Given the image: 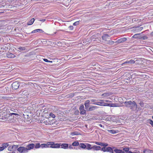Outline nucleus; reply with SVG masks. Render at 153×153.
I'll return each instance as SVG.
<instances>
[{
	"label": "nucleus",
	"instance_id": "1",
	"mask_svg": "<svg viewBox=\"0 0 153 153\" xmlns=\"http://www.w3.org/2000/svg\"><path fill=\"white\" fill-rule=\"evenodd\" d=\"M34 146V144H31L27 145L26 148L23 146L20 147L17 149V150L21 153H26L28 152L29 150L33 149Z\"/></svg>",
	"mask_w": 153,
	"mask_h": 153
},
{
	"label": "nucleus",
	"instance_id": "2",
	"mask_svg": "<svg viewBox=\"0 0 153 153\" xmlns=\"http://www.w3.org/2000/svg\"><path fill=\"white\" fill-rule=\"evenodd\" d=\"M125 106L128 108H130L131 110L137 108V105L136 103L134 101H126L124 102Z\"/></svg>",
	"mask_w": 153,
	"mask_h": 153
},
{
	"label": "nucleus",
	"instance_id": "3",
	"mask_svg": "<svg viewBox=\"0 0 153 153\" xmlns=\"http://www.w3.org/2000/svg\"><path fill=\"white\" fill-rule=\"evenodd\" d=\"M14 115L15 116L18 115V114L15 113H11L10 114H6L2 116L1 119L2 120L5 119H11L13 118L12 115Z\"/></svg>",
	"mask_w": 153,
	"mask_h": 153
},
{
	"label": "nucleus",
	"instance_id": "4",
	"mask_svg": "<svg viewBox=\"0 0 153 153\" xmlns=\"http://www.w3.org/2000/svg\"><path fill=\"white\" fill-rule=\"evenodd\" d=\"M48 143H50V148H60V146H61V144H54V142H48Z\"/></svg>",
	"mask_w": 153,
	"mask_h": 153
},
{
	"label": "nucleus",
	"instance_id": "5",
	"mask_svg": "<svg viewBox=\"0 0 153 153\" xmlns=\"http://www.w3.org/2000/svg\"><path fill=\"white\" fill-rule=\"evenodd\" d=\"M19 85H20L18 82H15L12 84V87L13 89L16 90L18 88Z\"/></svg>",
	"mask_w": 153,
	"mask_h": 153
},
{
	"label": "nucleus",
	"instance_id": "6",
	"mask_svg": "<svg viewBox=\"0 0 153 153\" xmlns=\"http://www.w3.org/2000/svg\"><path fill=\"white\" fill-rule=\"evenodd\" d=\"M8 143H3L1 145V146L0 147V151H2L4 149L7 148L9 146Z\"/></svg>",
	"mask_w": 153,
	"mask_h": 153
},
{
	"label": "nucleus",
	"instance_id": "7",
	"mask_svg": "<svg viewBox=\"0 0 153 153\" xmlns=\"http://www.w3.org/2000/svg\"><path fill=\"white\" fill-rule=\"evenodd\" d=\"M79 110L80 111V113L81 114L84 115L86 113V111L84 109L83 105H81L79 107Z\"/></svg>",
	"mask_w": 153,
	"mask_h": 153
},
{
	"label": "nucleus",
	"instance_id": "8",
	"mask_svg": "<svg viewBox=\"0 0 153 153\" xmlns=\"http://www.w3.org/2000/svg\"><path fill=\"white\" fill-rule=\"evenodd\" d=\"M95 143L97 145H100L103 147H106L108 146V144L106 143H102L98 142H95Z\"/></svg>",
	"mask_w": 153,
	"mask_h": 153
},
{
	"label": "nucleus",
	"instance_id": "9",
	"mask_svg": "<svg viewBox=\"0 0 153 153\" xmlns=\"http://www.w3.org/2000/svg\"><path fill=\"white\" fill-rule=\"evenodd\" d=\"M92 149L94 150L98 151L100 150L101 147L99 146L94 145L92 147Z\"/></svg>",
	"mask_w": 153,
	"mask_h": 153
},
{
	"label": "nucleus",
	"instance_id": "10",
	"mask_svg": "<svg viewBox=\"0 0 153 153\" xmlns=\"http://www.w3.org/2000/svg\"><path fill=\"white\" fill-rule=\"evenodd\" d=\"M50 143H48V142H47V144H42L40 146V147L42 148H47V147H50Z\"/></svg>",
	"mask_w": 153,
	"mask_h": 153
},
{
	"label": "nucleus",
	"instance_id": "11",
	"mask_svg": "<svg viewBox=\"0 0 153 153\" xmlns=\"http://www.w3.org/2000/svg\"><path fill=\"white\" fill-rule=\"evenodd\" d=\"M100 102H95L93 103V104L97 105H99L102 106V105L104 104V102H102L104 101V100H100Z\"/></svg>",
	"mask_w": 153,
	"mask_h": 153
},
{
	"label": "nucleus",
	"instance_id": "12",
	"mask_svg": "<svg viewBox=\"0 0 153 153\" xmlns=\"http://www.w3.org/2000/svg\"><path fill=\"white\" fill-rule=\"evenodd\" d=\"M143 27H135V30L136 32H138L140 31L143 29Z\"/></svg>",
	"mask_w": 153,
	"mask_h": 153
},
{
	"label": "nucleus",
	"instance_id": "13",
	"mask_svg": "<svg viewBox=\"0 0 153 153\" xmlns=\"http://www.w3.org/2000/svg\"><path fill=\"white\" fill-rule=\"evenodd\" d=\"M7 56L9 58H13L15 57V55L9 52L7 53Z\"/></svg>",
	"mask_w": 153,
	"mask_h": 153
},
{
	"label": "nucleus",
	"instance_id": "14",
	"mask_svg": "<svg viewBox=\"0 0 153 153\" xmlns=\"http://www.w3.org/2000/svg\"><path fill=\"white\" fill-rule=\"evenodd\" d=\"M135 63V61L132 59H131L129 61L127 60L123 64V65L125 64H133Z\"/></svg>",
	"mask_w": 153,
	"mask_h": 153
},
{
	"label": "nucleus",
	"instance_id": "15",
	"mask_svg": "<svg viewBox=\"0 0 153 153\" xmlns=\"http://www.w3.org/2000/svg\"><path fill=\"white\" fill-rule=\"evenodd\" d=\"M90 101L89 100H87L85 103L84 105L85 107V108L87 109L89 107Z\"/></svg>",
	"mask_w": 153,
	"mask_h": 153
},
{
	"label": "nucleus",
	"instance_id": "16",
	"mask_svg": "<svg viewBox=\"0 0 153 153\" xmlns=\"http://www.w3.org/2000/svg\"><path fill=\"white\" fill-rule=\"evenodd\" d=\"M61 148L64 149H67L68 148V144L66 143L62 144L61 145Z\"/></svg>",
	"mask_w": 153,
	"mask_h": 153
},
{
	"label": "nucleus",
	"instance_id": "17",
	"mask_svg": "<svg viewBox=\"0 0 153 153\" xmlns=\"http://www.w3.org/2000/svg\"><path fill=\"white\" fill-rule=\"evenodd\" d=\"M106 152H109L111 153H114L111 147L106 148Z\"/></svg>",
	"mask_w": 153,
	"mask_h": 153
},
{
	"label": "nucleus",
	"instance_id": "18",
	"mask_svg": "<svg viewBox=\"0 0 153 153\" xmlns=\"http://www.w3.org/2000/svg\"><path fill=\"white\" fill-rule=\"evenodd\" d=\"M106 152H109L111 153H114L111 147L106 148Z\"/></svg>",
	"mask_w": 153,
	"mask_h": 153
},
{
	"label": "nucleus",
	"instance_id": "19",
	"mask_svg": "<svg viewBox=\"0 0 153 153\" xmlns=\"http://www.w3.org/2000/svg\"><path fill=\"white\" fill-rule=\"evenodd\" d=\"M109 36L108 34H105L102 36V38L103 40L106 41H107L106 39H107L108 37Z\"/></svg>",
	"mask_w": 153,
	"mask_h": 153
},
{
	"label": "nucleus",
	"instance_id": "20",
	"mask_svg": "<svg viewBox=\"0 0 153 153\" xmlns=\"http://www.w3.org/2000/svg\"><path fill=\"white\" fill-rule=\"evenodd\" d=\"M114 151L116 153H125L124 151H123L121 150L117 149H115L114 150Z\"/></svg>",
	"mask_w": 153,
	"mask_h": 153
},
{
	"label": "nucleus",
	"instance_id": "21",
	"mask_svg": "<svg viewBox=\"0 0 153 153\" xmlns=\"http://www.w3.org/2000/svg\"><path fill=\"white\" fill-rule=\"evenodd\" d=\"M109 105L111 107H117L119 106V104L117 103H110V105Z\"/></svg>",
	"mask_w": 153,
	"mask_h": 153
},
{
	"label": "nucleus",
	"instance_id": "22",
	"mask_svg": "<svg viewBox=\"0 0 153 153\" xmlns=\"http://www.w3.org/2000/svg\"><path fill=\"white\" fill-rule=\"evenodd\" d=\"M35 19L34 18H32L29 21L27 22V25H32L34 22Z\"/></svg>",
	"mask_w": 153,
	"mask_h": 153
},
{
	"label": "nucleus",
	"instance_id": "23",
	"mask_svg": "<svg viewBox=\"0 0 153 153\" xmlns=\"http://www.w3.org/2000/svg\"><path fill=\"white\" fill-rule=\"evenodd\" d=\"M108 131L109 133L112 134H115L118 132V131H116L114 129L108 130Z\"/></svg>",
	"mask_w": 153,
	"mask_h": 153
},
{
	"label": "nucleus",
	"instance_id": "24",
	"mask_svg": "<svg viewBox=\"0 0 153 153\" xmlns=\"http://www.w3.org/2000/svg\"><path fill=\"white\" fill-rule=\"evenodd\" d=\"M141 33H137L134 34L132 36L133 38H138L139 39V38L140 37V36L141 34Z\"/></svg>",
	"mask_w": 153,
	"mask_h": 153
},
{
	"label": "nucleus",
	"instance_id": "25",
	"mask_svg": "<svg viewBox=\"0 0 153 153\" xmlns=\"http://www.w3.org/2000/svg\"><path fill=\"white\" fill-rule=\"evenodd\" d=\"M120 43H123V42L126 41L127 40V39L126 38H123L119 39Z\"/></svg>",
	"mask_w": 153,
	"mask_h": 153
},
{
	"label": "nucleus",
	"instance_id": "26",
	"mask_svg": "<svg viewBox=\"0 0 153 153\" xmlns=\"http://www.w3.org/2000/svg\"><path fill=\"white\" fill-rule=\"evenodd\" d=\"M97 108L96 106H92L88 109V111H92L95 110Z\"/></svg>",
	"mask_w": 153,
	"mask_h": 153
},
{
	"label": "nucleus",
	"instance_id": "27",
	"mask_svg": "<svg viewBox=\"0 0 153 153\" xmlns=\"http://www.w3.org/2000/svg\"><path fill=\"white\" fill-rule=\"evenodd\" d=\"M79 146L80 147L83 149H85L86 147V146L85 144L83 143H80L79 144Z\"/></svg>",
	"mask_w": 153,
	"mask_h": 153
},
{
	"label": "nucleus",
	"instance_id": "28",
	"mask_svg": "<svg viewBox=\"0 0 153 153\" xmlns=\"http://www.w3.org/2000/svg\"><path fill=\"white\" fill-rule=\"evenodd\" d=\"M86 149L88 150H90L91 149H92V147H91V144L87 143L86 144Z\"/></svg>",
	"mask_w": 153,
	"mask_h": 153
},
{
	"label": "nucleus",
	"instance_id": "29",
	"mask_svg": "<svg viewBox=\"0 0 153 153\" xmlns=\"http://www.w3.org/2000/svg\"><path fill=\"white\" fill-rule=\"evenodd\" d=\"M114 41L111 40H108L107 41V44L110 45H112L114 44Z\"/></svg>",
	"mask_w": 153,
	"mask_h": 153
},
{
	"label": "nucleus",
	"instance_id": "30",
	"mask_svg": "<svg viewBox=\"0 0 153 153\" xmlns=\"http://www.w3.org/2000/svg\"><path fill=\"white\" fill-rule=\"evenodd\" d=\"M72 145L73 146H76L79 145V144L78 142L75 141L72 143Z\"/></svg>",
	"mask_w": 153,
	"mask_h": 153
},
{
	"label": "nucleus",
	"instance_id": "31",
	"mask_svg": "<svg viewBox=\"0 0 153 153\" xmlns=\"http://www.w3.org/2000/svg\"><path fill=\"white\" fill-rule=\"evenodd\" d=\"M144 152H146V153H153V151L152 150H150L149 149H147L144 150L143 151Z\"/></svg>",
	"mask_w": 153,
	"mask_h": 153
},
{
	"label": "nucleus",
	"instance_id": "32",
	"mask_svg": "<svg viewBox=\"0 0 153 153\" xmlns=\"http://www.w3.org/2000/svg\"><path fill=\"white\" fill-rule=\"evenodd\" d=\"M147 39L148 37L146 36H140V37L139 38V39L141 40H145Z\"/></svg>",
	"mask_w": 153,
	"mask_h": 153
},
{
	"label": "nucleus",
	"instance_id": "33",
	"mask_svg": "<svg viewBox=\"0 0 153 153\" xmlns=\"http://www.w3.org/2000/svg\"><path fill=\"white\" fill-rule=\"evenodd\" d=\"M129 149L128 148H123V150L126 152V153L129 151Z\"/></svg>",
	"mask_w": 153,
	"mask_h": 153
},
{
	"label": "nucleus",
	"instance_id": "34",
	"mask_svg": "<svg viewBox=\"0 0 153 153\" xmlns=\"http://www.w3.org/2000/svg\"><path fill=\"white\" fill-rule=\"evenodd\" d=\"M78 134H78V132L76 131L73 132L71 133V135H77Z\"/></svg>",
	"mask_w": 153,
	"mask_h": 153
},
{
	"label": "nucleus",
	"instance_id": "35",
	"mask_svg": "<svg viewBox=\"0 0 153 153\" xmlns=\"http://www.w3.org/2000/svg\"><path fill=\"white\" fill-rule=\"evenodd\" d=\"M148 122L153 127V121L151 120H148Z\"/></svg>",
	"mask_w": 153,
	"mask_h": 153
},
{
	"label": "nucleus",
	"instance_id": "36",
	"mask_svg": "<svg viewBox=\"0 0 153 153\" xmlns=\"http://www.w3.org/2000/svg\"><path fill=\"white\" fill-rule=\"evenodd\" d=\"M79 21H76V22H75L74 23H73V25H74L76 26V25H79Z\"/></svg>",
	"mask_w": 153,
	"mask_h": 153
},
{
	"label": "nucleus",
	"instance_id": "37",
	"mask_svg": "<svg viewBox=\"0 0 153 153\" xmlns=\"http://www.w3.org/2000/svg\"><path fill=\"white\" fill-rule=\"evenodd\" d=\"M18 49L20 51H23L25 49V47H19L18 48Z\"/></svg>",
	"mask_w": 153,
	"mask_h": 153
},
{
	"label": "nucleus",
	"instance_id": "38",
	"mask_svg": "<svg viewBox=\"0 0 153 153\" xmlns=\"http://www.w3.org/2000/svg\"><path fill=\"white\" fill-rule=\"evenodd\" d=\"M19 146L18 145H14L13 146H12L13 149H16Z\"/></svg>",
	"mask_w": 153,
	"mask_h": 153
},
{
	"label": "nucleus",
	"instance_id": "39",
	"mask_svg": "<svg viewBox=\"0 0 153 153\" xmlns=\"http://www.w3.org/2000/svg\"><path fill=\"white\" fill-rule=\"evenodd\" d=\"M40 144L39 143H37L36 144L35 146V148H38L40 147Z\"/></svg>",
	"mask_w": 153,
	"mask_h": 153
},
{
	"label": "nucleus",
	"instance_id": "40",
	"mask_svg": "<svg viewBox=\"0 0 153 153\" xmlns=\"http://www.w3.org/2000/svg\"><path fill=\"white\" fill-rule=\"evenodd\" d=\"M105 147H103L101 149V151H103V152H106V148H105Z\"/></svg>",
	"mask_w": 153,
	"mask_h": 153
},
{
	"label": "nucleus",
	"instance_id": "41",
	"mask_svg": "<svg viewBox=\"0 0 153 153\" xmlns=\"http://www.w3.org/2000/svg\"><path fill=\"white\" fill-rule=\"evenodd\" d=\"M95 36H92L91 38V41H95Z\"/></svg>",
	"mask_w": 153,
	"mask_h": 153
},
{
	"label": "nucleus",
	"instance_id": "42",
	"mask_svg": "<svg viewBox=\"0 0 153 153\" xmlns=\"http://www.w3.org/2000/svg\"><path fill=\"white\" fill-rule=\"evenodd\" d=\"M50 115L53 118H54L55 117V115L52 113H50Z\"/></svg>",
	"mask_w": 153,
	"mask_h": 153
},
{
	"label": "nucleus",
	"instance_id": "43",
	"mask_svg": "<svg viewBox=\"0 0 153 153\" xmlns=\"http://www.w3.org/2000/svg\"><path fill=\"white\" fill-rule=\"evenodd\" d=\"M109 105H110V103H107L104 102V104H103V105H102V106H109Z\"/></svg>",
	"mask_w": 153,
	"mask_h": 153
},
{
	"label": "nucleus",
	"instance_id": "44",
	"mask_svg": "<svg viewBox=\"0 0 153 153\" xmlns=\"http://www.w3.org/2000/svg\"><path fill=\"white\" fill-rule=\"evenodd\" d=\"M13 149L12 147V146H9L8 148V151H11Z\"/></svg>",
	"mask_w": 153,
	"mask_h": 153
},
{
	"label": "nucleus",
	"instance_id": "45",
	"mask_svg": "<svg viewBox=\"0 0 153 153\" xmlns=\"http://www.w3.org/2000/svg\"><path fill=\"white\" fill-rule=\"evenodd\" d=\"M69 28L70 30H73L74 27L72 26H70L69 27Z\"/></svg>",
	"mask_w": 153,
	"mask_h": 153
},
{
	"label": "nucleus",
	"instance_id": "46",
	"mask_svg": "<svg viewBox=\"0 0 153 153\" xmlns=\"http://www.w3.org/2000/svg\"><path fill=\"white\" fill-rule=\"evenodd\" d=\"M139 104L142 107H143L144 106V103L142 102H140Z\"/></svg>",
	"mask_w": 153,
	"mask_h": 153
},
{
	"label": "nucleus",
	"instance_id": "47",
	"mask_svg": "<svg viewBox=\"0 0 153 153\" xmlns=\"http://www.w3.org/2000/svg\"><path fill=\"white\" fill-rule=\"evenodd\" d=\"M36 30L37 32H41L42 31V30L41 29H36Z\"/></svg>",
	"mask_w": 153,
	"mask_h": 153
},
{
	"label": "nucleus",
	"instance_id": "48",
	"mask_svg": "<svg viewBox=\"0 0 153 153\" xmlns=\"http://www.w3.org/2000/svg\"><path fill=\"white\" fill-rule=\"evenodd\" d=\"M36 32H37L36 30H33L31 32V33H29V34H30L31 33H35Z\"/></svg>",
	"mask_w": 153,
	"mask_h": 153
},
{
	"label": "nucleus",
	"instance_id": "49",
	"mask_svg": "<svg viewBox=\"0 0 153 153\" xmlns=\"http://www.w3.org/2000/svg\"><path fill=\"white\" fill-rule=\"evenodd\" d=\"M43 60L45 62H50V61L48 60L47 59H43Z\"/></svg>",
	"mask_w": 153,
	"mask_h": 153
},
{
	"label": "nucleus",
	"instance_id": "50",
	"mask_svg": "<svg viewBox=\"0 0 153 153\" xmlns=\"http://www.w3.org/2000/svg\"><path fill=\"white\" fill-rule=\"evenodd\" d=\"M114 43H118V44L120 43L119 39H118L117 40L116 42H114Z\"/></svg>",
	"mask_w": 153,
	"mask_h": 153
},
{
	"label": "nucleus",
	"instance_id": "51",
	"mask_svg": "<svg viewBox=\"0 0 153 153\" xmlns=\"http://www.w3.org/2000/svg\"><path fill=\"white\" fill-rule=\"evenodd\" d=\"M72 145H70L69 147V148L70 149H73V148Z\"/></svg>",
	"mask_w": 153,
	"mask_h": 153
},
{
	"label": "nucleus",
	"instance_id": "52",
	"mask_svg": "<svg viewBox=\"0 0 153 153\" xmlns=\"http://www.w3.org/2000/svg\"><path fill=\"white\" fill-rule=\"evenodd\" d=\"M108 93H105V94H102V96H107V94H108Z\"/></svg>",
	"mask_w": 153,
	"mask_h": 153
},
{
	"label": "nucleus",
	"instance_id": "53",
	"mask_svg": "<svg viewBox=\"0 0 153 153\" xmlns=\"http://www.w3.org/2000/svg\"><path fill=\"white\" fill-rule=\"evenodd\" d=\"M105 102H111V101H109V100H105Z\"/></svg>",
	"mask_w": 153,
	"mask_h": 153
},
{
	"label": "nucleus",
	"instance_id": "54",
	"mask_svg": "<svg viewBox=\"0 0 153 153\" xmlns=\"http://www.w3.org/2000/svg\"><path fill=\"white\" fill-rule=\"evenodd\" d=\"M45 19H42V20H40L39 21H42V22H44L45 21Z\"/></svg>",
	"mask_w": 153,
	"mask_h": 153
},
{
	"label": "nucleus",
	"instance_id": "55",
	"mask_svg": "<svg viewBox=\"0 0 153 153\" xmlns=\"http://www.w3.org/2000/svg\"><path fill=\"white\" fill-rule=\"evenodd\" d=\"M91 101L92 102H94L96 101V100L94 99H92L91 100Z\"/></svg>",
	"mask_w": 153,
	"mask_h": 153
},
{
	"label": "nucleus",
	"instance_id": "56",
	"mask_svg": "<svg viewBox=\"0 0 153 153\" xmlns=\"http://www.w3.org/2000/svg\"><path fill=\"white\" fill-rule=\"evenodd\" d=\"M126 153H134V152H133L131 151H129L128 152H126Z\"/></svg>",
	"mask_w": 153,
	"mask_h": 153
},
{
	"label": "nucleus",
	"instance_id": "57",
	"mask_svg": "<svg viewBox=\"0 0 153 153\" xmlns=\"http://www.w3.org/2000/svg\"><path fill=\"white\" fill-rule=\"evenodd\" d=\"M150 35L151 36H153V31L151 33Z\"/></svg>",
	"mask_w": 153,
	"mask_h": 153
},
{
	"label": "nucleus",
	"instance_id": "58",
	"mask_svg": "<svg viewBox=\"0 0 153 153\" xmlns=\"http://www.w3.org/2000/svg\"><path fill=\"white\" fill-rule=\"evenodd\" d=\"M132 21L133 22H135L136 21V20L135 19H133Z\"/></svg>",
	"mask_w": 153,
	"mask_h": 153
},
{
	"label": "nucleus",
	"instance_id": "59",
	"mask_svg": "<svg viewBox=\"0 0 153 153\" xmlns=\"http://www.w3.org/2000/svg\"><path fill=\"white\" fill-rule=\"evenodd\" d=\"M99 126H100L101 127H102V125L101 124H100L99 125Z\"/></svg>",
	"mask_w": 153,
	"mask_h": 153
},
{
	"label": "nucleus",
	"instance_id": "60",
	"mask_svg": "<svg viewBox=\"0 0 153 153\" xmlns=\"http://www.w3.org/2000/svg\"><path fill=\"white\" fill-rule=\"evenodd\" d=\"M51 62V63H52L53 62V61H50V62Z\"/></svg>",
	"mask_w": 153,
	"mask_h": 153
},
{
	"label": "nucleus",
	"instance_id": "61",
	"mask_svg": "<svg viewBox=\"0 0 153 153\" xmlns=\"http://www.w3.org/2000/svg\"><path fill=\"white\" fill-rule=\"evenodd\" d=\"M8 1H13V0H8Z\"/></svg>",
	"mask_w": 153,
	"mask_h": 153
},
{
	"label": "nucleus",
	"instance_id": "62",
	"mask_svg": "<svg viewBox=\"0 0 153 153\" xmlns=\"http://www.w3.org/2000/svg\"><path fill=\"white\" fill-rule=\"evenodd\" d=\"M12 153H16L15 152H13Z\"/></svg>",
	"mask_w": 153,
	"mask_h": 153
},
{
	"label": "nucleus",
	"instance_id": "63",
	"mask_svg": "<svg viewBox=\"0 0 153 153\" xmlns=\"http://www.w3.org/2000/svg\"><path fill=\"white\" fill-rule=\"evenodd\" d=\"M152 119H153V116H152Z\"/></svg>",
	"mask_w": 153,
	"mask_h": 153
}]
</instances>
